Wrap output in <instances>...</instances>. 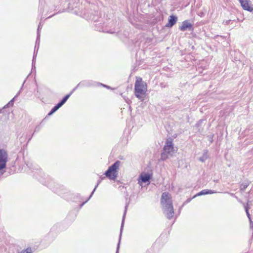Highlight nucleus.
I'll use <instances>...</instances> for the list:
<instances>
[{
  "label": "nucleus",
  "mask_w": 253,
  "mask_h": 253,
  "mask_svg": "<svg viewBox=\"0 0 253 253\" xmlns=\"http://www.w3.org/2000/svg\"><path fill=\"white\" fill-rule=\"evenodd\" d=\"M208 157V151L206 150L204 152L202 156L199 158V160L202 162H204Z\"/></svg>",
  "instance_id": "2eb2a0df"
},
{
  "label": "nucleus",
  "mask_w": 253,
  "mask_h": 253,
  "mask_svg": "<svg viewBox=\"0 0 253 253\" xmlns=\"http://www.w3.org/2000/svg\"><path fill=\"white\" fill-rule=\"evenodd\" d=\"M249 183L248 181H245L241 184L240 186L241 190L244 191L249 186Z\"/></svg>",
  "instance_id": "f3484780"
},
{
  "label": "nucleus",
  "mask_w": 253,
  "mask_h": 253,
  "mask_svg": "<svg viewBox=\"0 0 253 253\" xmlns=\"http://www.w3.org/2000/svg\"><path fill=\"white\" fill-rule=\"evenodd\" d=\"M128 206V203L126 204V205L125 206V211H124V212L123 218H122V221L121 226V229H120V234L119 241V243H118V245H117V251H116V253H119V247H120V241H121V239L123 229V227H124L125 217H126V212H127V210Z\"/></svg>",
  "instance_id": "0eeeda50"
},
{
  "label": "nucleus",
  "mask_w": 253,
  "mask_h": 253,
  "mask_svg": "<svg viewBox=\"0 0 253 253\" xmlns=\"http://www.w3.org/2000/svg\"><path fill=\"white\" fill-rule=\"evenodd\" d=\"M179 29L181 31H185L187 30L189 31H192L193 30V25L189 21L185 20L182 22L181 25L179 27Z\"/></svg>",
  "instance_id": "1a4fd4ad"
},
{
  "label": "nucleus",
  "mask_w": 253,
  "mask_h": 253,
  "mask_svg": "<svg viewBox=\"0 0 253 253\" xmlns=\"http://www.w3.org/2000/svg\"><path fill=\"white\" fill-rule=\"evenodd\" d=\"M80 86H81V85H79L78 84L70 92H72V94L77 89V88Z\"/></svg>",
  "instance_id": "bb28decb"
},
{
  "label": "nucleus",
  "mask_w": 253,
  "mask_h": 253,
  "mask_svg": "<svg viewBox=\"0 0 253 253\" xmlns=\"http://www.w3.org/2000/svg\"><path fill=\"white\" fill-rule=\"evenodd\" d=\"M151 178L152 174L146 172H142L140 173L138 178V183L140 186H142V183H149Z\"/></svg>",
  "instance_id": "423d86ee"
},
{
  "label": "nucleus",
  "mask_w": 253,
  "mask_h": 253,
  "mask_svg": "<svg viewBox=\"0 0 253 253\" xmlns=\"http://www.w3.org/2000/svg\"><path fill=\"white\" fill-rule=\"evenodd\" d=\"M177 21V17L175 15H170L168 19V23L166 27L171 28L175 24Z\"/></svg>",
  "instance_id": "9d476101"
},
{
  "label": "nucleus",
  "mask_w": 253,
  "mask_h": 253,
  "mask_svg": "<svg viewBox=\"0 0 253 253\" xmlns=\"http://www.w3.org/2000/svg\"><path fill=\"white\" fill-rule=\"evenodd\" d=\"M229 194L231 196H234V197H235L236 198H237V197L236 196H235V194H233V193H229Z\"/></svg>",
  "instance_id": "c756f323"
},
{
  "label": "nucleus",
  "mask_w": 253,
  "mask_h": 253,
  "mask_svg": "<svg viewBox=\"0 0 253 253\" xmlns=\"http://www.w3.org/2000/svg\"><path fill=\"white\" fill-rule=\"evenodd\" d=\"M203 121H204L203 120H200L199 121V122L196 125V126L199 127L203 123Z\"/></svg>",
  "instance_id": "5701e85b"
},
{
  "label": "nucleus",
  "mask_w": 253,
  "mask_h": 253,
  "mask_svg": "<svg viewBox=\"0 0 253 253\" xmlns=\"http://www.w3.org/2000/svg\"><path fill=\"white\" fill-rule=\"evenodd\" d=\"M230 22V21H226V23H228V22Z\"/></svg>",
  "instance_id": "c9c22d12"
},
{
  "label": "nucleus",
  "mask_w": 253,
  "mask_h": 253,
  "mask_svg": "<svg viewBox=\"0 0 253 253\" xmlns=\"http://www.w3.org/2000/svg\"><path fill=\"white\" fill-rule=\"evenodd\" d=\"M8 159V154L6 150L0 149V170L5 168Z\"/></svg>",
  "instance_id": "39448f33"
},
{
  "label": "nucleus",
  "mask_w": 253,
  "mask_h": 253,
  "mask_svg": "<svg viewBox=\"0 0 253 253\" xmlns=\"http://www.w3.org/2000/svg\"><path fill=\"white\" fill-rule=\"evenodd\" d=\"M37 53L35 51L34 52L33 58V60H32V70L34 69H35V68H36L35 63H36V57L37 56Z\"/></svg>",
  "instance_id": "a211bd4d"
},
{
  "label": "nucleus",
  "mask_w": 253,
  "mask_h": 253,
  "mask_svg": "<svg viewBox=\"0 0 253 253\" xmlns=\"http://www.w3.org/2000/svg\"><path fill=\"white\" fill-rule=\"evenodd\" d=\"M55 192L57 193H59V191L57 189H55Z\"/></svg>",
  "instance_id": "473e14b6"
},
{
  "label": "nucleus",
  "mask_w": 253,
  "mask_h": 253,
  "mask_svg": "<svg viewBox=\"0 0 253 253\" xmlns=\"http://www.w3.org/2000/svg\"><path fill=\"white\" fill-rule=\"evenodd\" d=\"M54 15V14H53V15H50V16H48L47 18H50V17H52Z\"/></svg>",
  "instance_id": "72a5a7b5"
},
{
  "label": "nucleus",
  "mask_w": 253,
  "mask_h": 253,
  "mask_svg": "<svg viewBox=\"0 0 253 253\" xmlns=\"http://www.w3.org/2000/svg\"><path fill=\"white\" fill-rule=\"evenodd\" d=\"M64 104L60 101L59 103H58L56 105L58 106L59 108L62 107Z\"/></svg>",
  "instance_id": "a878e982"
},
{
  "label": "nucleus",
  "mask_w": 253,
  "mask_h": 253,
  "mask_svg": "<svg viewBox=\"0 0 253 253\" xmlns=\"http://www.w3.org/2000/svg\"><path fill=\"white\" fill-rule=\"evenodd\" d=\"M120 161H117L105 172L104 174L110 180H115L118 175V169H119Z\"/></svg>",
  "instance_id": "20e7f679"
},
{
  "label": "nucleus",
  "mask_w": 253,
  "mask_h": 253,
  "mask_svg": "<svg viewBox=\"0 0 253 253\" xmlns=\"http://www.w3.org/2000/svg\"><path fill=\"white\" fill-rule=\"evenodd\" d=\"M34 176H35V177H36L37 178H38L37 176L35 175V174H34Z\"/></svg>",
  "instance_id": "f704fd0d"
},
{
  "label": "nucleus",
  "mask_w": 253,
  "mask_h": 253,
  "mask_svg": "<svg viewBox=\"0 0 253 253\" xmlns=\"http://www.w3.org/2000/svg\"><path fill=\"white\" fill-rule=\"evenodd\" d=\"M161 202L164 214L167 218L169 219H171L174 215V210L170 195L169 193L164 192L162 194Z\"/></svg>",
  "instance_id": "f257e3e1"
},
{
  "label": "nucleus",
  "mask_w": 253,
  "mask_h": 253,
  "mask_svg": "<svg viewBox=\"0 0 253 253\" xmlns=\"http://www.w3.org/2000/svg\"><path fill=\"white\" fill-rule=\"evenodd\" d=\"M104 177H100V179H99L98 182H97V183L96 184V185L95 186L94 189L93 190V191H92L90 195L89 196V197H88V198L85 201H84V202H83L82 204H81L80 205V208H81L90 199V198L92 196L94 192H95V191L96 190V189L97 188V187H98V185L101 183V181L104 179Z\"/></svg>",
  "instance_id": "f8f14e48"
},
{
  "label": "nucleus",
  "mask_w": 253,
  "mask_h": 253,
  "mask_svg": "<svg viewBox=\"0 0 253 253\" xmlns=\"http://www.w3.org/2000/svg\"><path fill=\"white\" fill-rule=\"evenodd\" d=\"M41 129V126H38L36 127L35 128V132H38Z\"/></svg>",
  "instance_id": "393cba45"
},
{
  "label": "nucleus",
  "mask_w": 253,
  "mask_h": 253,
  "mask_svg": "<svg viewBox=\"0 0 253 253\" xmlns=\"http://www.w3.org/2000/svg\"><path fill=\"white\" fill-rule=\"evenodd\" d=\"M72 92H70L69 94L66 95L61 100V101L64 104L65 102L67 101L68 98L71 95Z\"/></svg>",
  "instance_id": "6ab92c4d"
},
{
  "label": "nucleus",
  "mask_w": 253,
  "mask_h": 253,
  "mask_svg": "<svg viewBox=\"0 0 253 253\" xmlns=\"http://www.w3.org/2000/svg\"><path fill=\"white\" fill-rule=\"evenodd\" d=\"M193 199V197L192 198L187 199L184 203H188L190 202Z\"/></svg>",
  "instance_id": "cd10ccee"
},
{
  "label": "nucleus",
  "mask_w": 253,
  "mask_h": 253,
  "mask_svg": "<svg viewBox=\"0 0 253 253\" xmlns=\"http://www.w3.org/2000/svg\"><path fill=\"white\" fill-rule=\"evenodd\" d=\"M245 211L248 218H249L250 220H251V216L249 212V208L248 207V206L245 207Z\"/></svg>",
  "instance_id": "4be33fe9"
},
{
  "label": "nucleus",
  "mask_w": 253,
  "mask_h": 253,
  "mask_svg": "<svg viewBox=\"0 0 253 253\" xmlns=\"http://www.w3.org/2000/svg\"><path fill=\"white\" fill-rule=\"evenodd\" d=\"M97 84H98V85H102L107 88H108V89H110L111 88V87L109 86H108L107 85H105V84H102L101 83H97Z\"/></svg>",
  "instance_id": "b1692460"
},
{
  "label": "nucleus",
  "mask_w": 253,
  "mask_h": 253,
  "mask_svg": "<svg viewBox=\"0 0 253 253\" xmlns=\"http://www.w3.org/2000/svg\"><path fill=\"white\" fill-rule=\"evenodd\" d=\"M244 10L252 11L253 10V5L251 4L250 0H239Z\"/></svg>",
  "instance_id": "6e6552de"
},
{
  "label": "nucleus",
  "mask_w": 253,
  "mask_h": 253,
  "mask_svg": "<svg viewBox=\"0 0 253 253\" xmlns=\"http://www.w3.org/2000/svg\"><path fill=\"white\" fill-rule=\"evenodd\" d=\"M95 29H96V30H98V31H101V30H102L103 32H105L103 29H102L101 28H99V27H97V25H95Z\"/></svg>",
  "instance_id": "c85d7f7f"
},
{
  "label": "nucleus",
  "mask_w": 253,
  "mask_h": 253,
  "mask_svg": "<svg viewBox=\"0 0 253 253\" xmlns=\"http://www.w3.org/2000/svg\"><path fill=\"white\" fill-rule=\"evenodd\" d=\"M41 28H42L41 27V23H40L39 25H38L37 29V37L36 42L35 48L37 47L38 49L39 47L40 38V30L41 29Z\"/></svg>",
  "instance_id": "4468645a"
},
{
  "label": "nucleus",
  "mask_w": 253,
  "mask_h": 253,
  "mask_svg": "<svg viewBox=\"0 0 253 253\" xmlns=\"http://www.w3.org/2000/svg\"><path fill=\"white\" fill-rule=\"evenodd\" d=\"M216 193V192L214 190H209V189H204V190H202L200 192L197 193L195 195H194L193 197V198H195L197 196H200L205 195H207V194H214V193Z\"/></svg>",
  "instance_id": "9b49d317"
},
{
  "label": "nucleus",
  "mask_w": 253,
  "mask_h": 253,
  "mask_svg": "<svg viewBox=\"0 0 253 253\" xmlns=\"http://www.w3.org/2000/svg\"><path fill=\"white\" fill-rule=\"evenodd\" d=\"M81 87H90L95 85V83L92 81H83L79 83Z\"/></svg>",
  "instance_id": "ddd939ff"
},
{
  "label": "nucleus",
  "mask_w": 253,
  "mask_h": 253,
  "mask_svg": "<svg viewBox=\"0 0 253 253\" xmlns=\"http://www.w3.org/2000/svg\"><path fill=\"white\" fill-rule=\"evenodd\" d=\"M24 83H25V82L23 83V84H22V87H21V88L20 90L18 92V93H17L16 94V95L14 96V97L13 99H11V100L8 102V103L6 105V106H8V105H11V106H12V105H13V102H14V100L15 98L16 97H17V96L20 94V92H21V90H22V87H23V85H24Z\"/></svg>",
  "instance_id": "dca6fc26"
},
{
  "label": "nucleus",
  "mask_w": 253,
  "mask_h": 253,
  "mask_svg": "<svg viewBox=\"0 0 253 253\" xmlns=\"http://www.w3.org/2000/svg\"><path fill=\"white\" fill-rule=\"evenodd\" d=\"M147 90V85L146 83L142 81L141 78L139 80L137 79L134 84L135 96L141 101L144 100Z\"/></svg>",
  "instance_id": "f03ea898"
},
{
  "label": "nucleus",
  "mask_w": 253,
  "mask_h": 253,
  "mask_svg": "<svg viewBox=\"0 0 253 253\" xmlns=\"http://www.w3.org/2000/svg\"><path fill=\"white\" fill-rule=\"evenodd\" d=\"M174 151L172 139L170 138L167 139L161 152L160 160L163 161L166 160L169 156H172Z\"/></svg>",
  "instance_id": "7ed1b4c3"
},
{
  "label": "nucleus",
  "mask_w": 253,
  "mask_h": 253,
  "mask_svg": "<svg viewBox=\"0 0 253 253\" xmlns=\"http://www.w3.org/2000/svg\"><path fill=\"white\" fill-rule=\"evenodd\" d=\"M53 107L54 108H55L56 110H58L59 109V108L58 107V106L57 105H56Z\"/></svg>",
  "instance_id": "7c9ffc66"
},
{
  "label": "nucleus",
  "mask_w": 253,
  "mask_h": 253,
  "mask_svg": "<svg viewBox=\"0 0 253 253\" xmlns=\"http://www.w3.org/2000/svg\"><path fill=\"white\" fill-rule=\"evenodd\" d=\"M39 171H40V173H42V171H41V169L39 170Z\"/></svg>",
  "instance_id": "e433bc0d"
},
{
  "label": "nucleus",
  "mask_w": 253,
  "mask_h": 253,
  "mask_svg": "<svg viewBox=\"0 0 253 253\" xmlns=\"http://www.w3.org/2000/svg\"><path fill=\"white\" fill-rule=\"evenodd\" d=\"M106 32L110 33L111 34L114 33V31H107Z\"/></svg>",
  "instance_id": "2f4dec72"
},
{
  "label": "nucleus",
  "mask_w": 253,
  "mask_h": 253,
  "mask_svg": "<svg viewBox=\"0 0 253 253\" xmlns=\"http://www.w3.org/2000/svg\"><path fill=\"white\" fill-rule=\"evenodd\" d=\"M21 253H32V249L30 248H28L25 250H22Z\"/></svg>",
  "instance_id": "aec40b11"
},
{
  "label": "nucleus",
  "mask_w": 253,
  "mask_h": 253,
  "mask_svg": "<svg viewBox=\"0 0 253 253\" xmlns=\"http://www.w3.org/2000/svg\"><path fill=\"white\" fill-rule=\"evenodd\" d=\"M57 110L55 108L53 107L51 110L49 111V112L48 113V116H51L53 113H54Z\"/></svg>",
  "instance_id": "412c9836"
}]
</instances>
